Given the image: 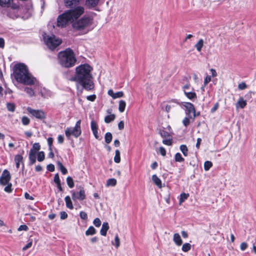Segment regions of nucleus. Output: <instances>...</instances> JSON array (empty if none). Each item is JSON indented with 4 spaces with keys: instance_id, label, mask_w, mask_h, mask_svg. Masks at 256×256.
<instances>
[{
    "instance_id": "nucleus-1",
    "label": "nucleus",
    "mask_w": 256,
    "mask_h": 256,
    "mask_svg": "<svg viewBox=\"0 0 256 256\" xmlns=\"http://www.w3.org/2000/svg\"><path fill=\"white\" fill-rule=\"evenodd\" d=\"M92 70V67L87 64H81L76 68V74L73 79L82 86V90L78 92V94L82 93L83 88L87 90L94 88V83L92 80V75L90 73Z\"/></svg>"
},
{
    "instance_id": "nucleus-2",
    "label": "nucleus",
    "mask_w": 256,
    "mask_h": 256,
    "mask_svg": "<svg viewBox=\"0 0 256 256\" xmlns=\"http://www.w3.org/2000/svg\"><path fill=\"white\" fill-rule=\"evenodd\" d=\"M84 12L83 6H78L74 8L66 10L62 14L59 15L57 18V26L64 28L74 22L82 15Z\"/></svg>"
},
{
    "instance_id": "nucleus-3",
    "label": "nucleus",
    "mask_w": 256,
    "mask_h": 256,
    "mask_svg": "<svg viewBox=\"0 0 256 256\" xmlns=\"http://www.w3.org/2000/svg\"><path fill=\"white\" fill-rule=\"evenodd\" d=\"M14 76L16 80L26 85H34L36 82V78L29 72L27 66L23 63H19L14 65Z\"/></svg>"
},
{
    "instance_id": "nucleus-4",
    "label": "nucleus",
    "mask_w": 256,
    "mask_h": 256,
    "mask_svg": "<svg viewBox=\"0 0 256 256\" xmlns=\"http://www.w3.org/2000/svg\"><path fill=\"white\" fill-rule=\"evenodd\" d=\"M32 8L31 4L26 7L20 6L16 4H10L2 10L4 14H6L8 18L15 19L18 17H28L32 14Z\"/></svg>"
},
{
    "instance_id": "nucleus-5",
    "label": "nucleus",
    "mask_w": 256,
    "mask_h": 256,
    "mask_svg": "<svg viewBox=\"0 0 256 256\" xmlns=\"http://www.w3.org/2000/svg\"><path fill=\"white\" fill-rule=\"evenodd\" d=\"M96 15L95 13L92 12L84 16L79 19L78 18L72 22V28L76 30L86 33L89 31V28L93 24L94 18Z\"/></svg>"
},
{
    "instance_id": "nucleus-6",
    "label": "nucleus",
    "mask_w": 256,
    "mask_h": 256,
    "mask_svg": "<svg viewBox=\"0 0 256 256\" xmlns=\"http://www.w3.org/2000/svg\"><path fill=\"white\" fill-rule=\"evenodd\" d=\"M58 60L62 66L66 68L74 66L76 60L73 51L70 48L60 52L58 55Z\"/></svg>"
},
{
    "instance_id": "nucleus-7",
    "label": "nucleus",
    "mask_w": 256,
    "mask_h": 256,
    "mask_svg": "<svg viewBox=\"0 0 256 256\" xmlns=\"http://www.w3.org/2000/svg\"><path fill=\"white\" fill-rule=\"evenodd\" d=\"M10 179L11 176L10 172L8 170H4L0 176V185L6 186L4 190L8 193H10L12 190V184L10 182Z\"/></svg>"
},
{
    "instance_id": "nucleus-8",
    "label": "nucleus",
    "mask_w": 256,
    "mask_h": 256,
    "mask_svg": "<svg viewBox=\"0 0 256 256\" xmlns=\"http://www.w3.org/2000/svg\"><path fill=\"white\" fill-rule=\"evenodd\" d=\"M42 36L46 44L50 50L54 49L62 43L61 40L56 38L54 34H44Z\"/></svg>"
},
{
    "instance_id": "nucleus-9",
    "label": "nucleus",
    "mask_w": 256,
    "mask_h": 256,
    "mask_svg": "<svg viewBox=\"0 0 256 256\" xmlns=\"http://www.w3.org/2000/svg\"><path fill=\"white\" fill-rule=\"evenodd\" d=\"M81 120H78L76 122L74 127H68L65 130V134L68 139L72 136L76 138H78L82 134L80 128Z\"/></svg>"
},
{
    "instance_id": "nucleus-10",
    "label": "nucleus",
    "mask_w": 256,
    "mask_h": 256,
    "mask_svg": "<svg viewBox=\"0 0 256 256\" xmlns=\"http://www.w3.org/2000/svg\"><path fill=\"white\" fill-rule=\"evenodd\" d=\"M185 108L186 114L190 118L193 120L196 116V111L194 104L188 102H182L180 104L178 103Z\"/></svg>"
},
{
    "instance_id": "nucleus-11",
    "label": "nucleus",
    "mask_w": 256,
    "mask_h": 256,
    "mask_svg": "<svg viewBox=\"0 0 256 256\" xmlns=\"http://www.w3.org/2000/svg\"><path fill=\"white\" fill-rule=\"evenodd\" d=\"M182 90L184 92V96L189 100H194L196 99V94L194 92V89L191 88L190 84L189 82L182 86Z\"/></svg>"
},
{
    "instance_id": "nucleus-12",
    "label": "nucleus",
    "mask_w": 256,
    "mask_h": 256,
    "mask_svg": "<svg viewBox=\"0 0 256 256\" xmlns=\"http://www.w3.org/2000/svg\"><path fill=\"white\" fill-rule=\"evenodd\" d=\"M72 194V198L74 201L76 202L77 200H83L86 198V196L85 194V190L84 188H80L78 192H76L74 190L70 191Z\"/></svg>"
},
{
    "instance_id": "nucleus-13",
    "label": "nucleus",
    "mask_w": 256,
    "mask_h": 256,
    "mask_svg": "<svg viewBox=\"0 0 256 256\" xmlns=\"http://www.w3.org/2000/svg\"><path fill=\"white\" fill-rule=\"evenodd\" d=\"M28 112L32 115V116L35 117L36 118L43 120L46 118V115L44 112L40 110H34L30 107L27 108Z\"/></svg>"
},
{
    "instance_id": "nucleus-14",
    "label": "nucleus",
    "mask_w": 256,
    "mask_h": 256,
    "mask_svg": "<svg viewBox=\"0 0 256 256\" xmlns=\"http://www.w3.org/2000/svg\"><path fill=\"white\" fill-rule=\"evenodd\" d=\"M90 127L92 133L96 139H98L99 136L98 132V124L96 122L92 120L90 122Z\"/></svg>"
},
{
    "instance_id": "nucleus-15",
    "label": "nucleus",
    "mask_w": 256,
    "mask_h": 256,
    "mask_svg": "<svg viewBox=\"0 0 256 256\" xmlns=\"http://www.w3.org/2000/svg\"><path fill=\"white\" fill-rule=\"evenodd\" d=\"M80 0H64V6L68 8H72L78 5Z\"/></svg>"
},
{
    "instance_id": "nucleus-16",
    "label": "nucleus",
    "mask_w": 256,
    "mask_h": 256,
    "mask_svg": "<svg viewBox=\"0 0 256 256\" xmlns=\"http://www.w3.org/2000/svg\"><path fill=\"white\" fill-rule=\"evenodd\" d=\"M40 94L42 97L46 98H50L52 96V92L45 88H43L40 89Z\"/></svg>"
},
{
    "instance_id": "nucleus-17",
    "label": "nucleus",
    "mask_w": 256,
    "mask_h": 256,
    "mask_svg": "<svg viewBox=\"0 0 256 256\" xmlns=\"http://www.w3.org/2000/svg\"><path fill=\"white\" fill-rule=\"evenodd\" d=\"M36 153L37 152H34L33 150H30L28 155L30 165H32L36 162Z\"/></svg>"
},
{
    "instance_id": "nucleus-18",
    "label": "nucleus",
    "mask_w": 256,
    "mask_h": 256,
    "mask_svg": "<svg viewBox=\"0 0 256 256\" xmlns=\"http://www.w3.org/2000/svg\"><path fill=\"white\" fill-rule=\"evenodd\" d=\"M246 101L244 100L242 97H240L236 104V107L237 109L238 108H244L246 106Z\"/></svg>"
},
{
    "instance_id": "nucleus-19",
    "label": "nucleus",
    "mask_w": 256,
    "mask_h": 256,
    "mask_svg": "<svg viewBox=\"0 0 256 256\" xmlns=\"http://www.w3.org/2000/svg\"><path fill=\"white\" fill-rule=\"evenodd\" d=\"M100 0H86L85 4L88 8H93L98 4Z\"/></svg>"
},
{
    "instance_id": "nucleus-20",
    "label": "nucleus",
    "mask_w": 256,
    "mask_h": 256,
    "mask_svg": "<svg viewBox=\"0 0 256 256\" xmlns=\"http://www.w3.org/2000/svg\"><path fill=\"white\" fill-rule=\"evenodd\" d=\"M23 157L20 154H16L14 156V162H16V168L18 169L20 168V164H23ZM24 167V164H22V168Z\"/></svg>"
},
{
    "instance_id": "nucleus-21",
    "label": "nucleus",
    "mask_w": 256,
    "mask_h": 256,
    "mask_svg": "<svg viewBox=\"0 0 256 256\" xmlns=\"http://www.w3.org/2000/svg\"><path fill=\"white\" fill-rule=\"evenodd\" d=\"M173 240L176 244L178 246H181L182 243L180 236L178 233H176L174 234Z\"/></svg>"
},
{
    "instance_id": "nucleus-22",
    "label": "nucleus",
    "mask_w": 256,
    "mask_h": 256,
    "mask_svg": "<svg viewBox=\"0 0 256 256\" xmlns=\"http://www.w3.org/2000/svg\"><path fill=\"white\" fill-rule=\"evenodd\" d=\"M109 226L108 223L106 222H104L102 224V226L100 230V234L103 236H106V232Z\"/></svg>"
},
{
    "instance_id": "nucleus-23",
    "label": "nucleus",
    "mask_w": 256,
    "mask_h": 256,
    "mask_svg": "<svg viewBox=\"0 0 256 256\" xmlns=\"http://www.w3.org/2000/svg\"><path fill=\"white\" fill-rule=\"evenodd\" d=\"M152 180L154 183L159 188H161L162 187V181L156 174H154L152 176Z\"/></svg>"
},
{
    "instance_id": "nucleus-24",
    "label": "nucleus",
    "mask_w": 256,
    "mask_h": 256,
    "mask_svg": "<svg viewBox=\"0 0 256 256\" xmlns=\"http://www.w3.org/2000/svg\"><path fill=\"white\" fill-rule=\"evenodd\" d=\"M159 134L160 135V136L164 138H167L171 137L172 136L170 133L166 131L165 128L160 129L159 130Z\"/></svg>"
},
{
    "instance_id": "nucleus-25",
    "label": "nucleus",
    "mask_w": 256,
    "mask_h": 256,
    "mask_svg": "<svg viewBox=\"0 0 256 256\" xmlns=\"http://www.w3.org/2000/svg\"><path fill=\"white\" fill-rule=\"evenodd\" d=\"M64 200L66 206L70 210L73 209L74 206L70 196H66L64 198Z\"/></svg>"
},
{
    "instance_id": "nucleus-26",
    "label": "nucleus",
    "mask_w": 256,
    "mask_h": 256,
    "mask_svg": "<svg viewBox=\"0 0 256 256\" xmlns=\"http://www.w3.org/2000/svg\"><path fill=\"white\" fill-rule=\"evenodd\" d=\"M96 230L95 228L92 226H90L88 228L86 231V235L88 236H91L94 235L96 234Z\"/></svg>"
},
{
    "instance_id": "nucleus-27",
    "label": "nucleus",
    "mask_w": 256,
    "mask_h": 256,
    "mask_svg": "<svg viewBox=\"0 0 256 256\" xmlns=\"http://www.w3.org/2000/svg\"><path fill=\"white\" fill-rule=\"evenodd\" d=\"M57 165L58 167L59 170L61 171L63 174H66L68 172L66 168L63 166L62 163L59 161L57 162Z\"/></svg>"
},
{
    "instance_id": "nucleus-28",
    "label": "nucleus",
    "mask_w": 256,
    "mask_h": 256,
    "mask_svg": "<svg viewBox=\"0 0 256 256\" xmlns=\"http://www.w3.org/2000/svg\"><path fill=\"white\" fill-rule=\"evenodd\" d=\"M126 106V103L124 100H120L118 104V110L120 112H122L124 111L125 108Z\"/></svg>"
},
{
    "instance_id": "nucleus-29",
    "label": "nucleus",
    "mask_w": 256,
    "mask_h": 256,
    "mask_svg": "<svg viewBox=\"0 0 256 256\" xmlns=\"http://www.w3.org/2000/svg\"><path fill=\"white\" fill-rule=\"evenodd\" d=\"M116 180L114 178L108 179L106 181V186H114L116 184Z\"/></svg>"
},
{
    "instance_id": "nucleus-30",
    "label": "nucleus",
    "mask_w": 256,
    "mask_h": 256,
    "mask_svg": "<svg viewBox=\"0 0 256 256\" xmlns=\"http://www.w3.org/2000/svg\"><path fill=\"white\" fill-rule=\"evenodd\" d=\"M204 46V40L202 39H200L198 42L195 44V47L198 52H200Z\"/></svg>"
},
{
    "instance_id": "nucleus-31",
    "label": "nucleus",
    "mask_w": 256,
    "mask_h": 256,
    "mask_svg": "<svg viewBox=\"0 0 256 256\" xmlns=\"http://www.w3.org/2000/svg\"><path fill=\"white\" fill-rule=\"evenodd\" d=\"M189 196L188 194L182 193L180 195V198L179 200L180 204H182L184 202Z\"/></svg>"
},
{
    "instance_id": "nucleus-32",
    "label": "nucleus",
    "mask_w": 256,
    "mask_h": 256,
    "mask_svg": "<svg viewBox=\"0 0 256 256\" xmlns=\"http://www.w3.org/2000/svg\"><path fill=\"white\" fill-rule=\"evenodd\" d=\"M112 136L110 132H108L105 134L104 140L106 144H110L112 142Z\"/></svg>"
},
{
    "instance_id": "nucleus-33",
    "label": "nucleus",
    "mask_w": 256,
    "mask_h": 256,
    "mask_svg": "<svg viewBox=\"0 0 256 256\" xmlns=\"http://www.w3.org/2000/svg\"><path fill=\"white\" fill-rule=\"evenodd\" d=\"M115 118V116L114 114L106 116L104 118V122L106 123H110L113 121Z\"/></svg>"
},
{
    "instance_id": "nucleus-34",
    "label": "nucleus",
    "mask_w": 256,
    "mask_h": 256,
    "mask_svg": "<svg viewBox=\"0 0 256 256\" xmlns=\"http://www.w3.org/2000/svg\"><path fill=\"white\" fill-rule=\"evenodd\" d=\"M114 161L116 163H119L120 161V152L118 150H116L115 152Z\"/></svg>"
},
{
    "instance_id": "nucleus-35",
    "label": "nucleus",
    "mask_w": 256,
    "mask_h": 256,
    "mask_svg": "<svg viewBox=\"0 0 256 256\" xmlns=\"http://www.w3.org/2000/svg\"><path fill=\"white\" fill-rule=\"evenodd\" d=\"M12 1L13 0H0V5L2 7H6L10 4Z\"/></svg>"
},
{
    "instance_id": "nucleus-36",
    "label": "nucleus",
    "mask_w": 256,
    "mask_h": 256,
    "mask_svg": "<svg viewBox=\"0 0 256 256\" xmlns=\"http://www.w3.org/2000/svg\"><path fill=\"white\" fill-rule=\"evenodd\" d=\"M24 91L26 92L30 96H34V92L32 88L28 87H25Z\"/></svg>"
},
{
    "instance_id": "nucleus-37",
    "label": "nucleus",
    "mask_w": 256,
    "mask_h": 256,
    "mask_svg": "<svg viewBox=\"0 0 256 256\" xmlns=\"http://www.w3.org/2000/svg\"><path fill=\"white\" fill-rule=\"evenodd\" d=\"M6 108L8 111L14 112L15 110L16 106L13 103L8 102L6 104Z\"/></svg>"
},
{
    "instance_id": "nucleus-38",
    "label": "nucleus",
    "mask_w": 256,
    "mask_h": 256,
    "mask_svg": "<svg viewBox=\"0 0 256 256\" xmlns=\"http://www.w3.org/2000/svg\"><path fill=\"white\" fill-rule=\"evenodd\" d=\"M191 244L189 243H185L182 246V250L184 252L189 251L191 248Z\"/></svg>"
},
{
    "instance_id": "nucleus-39",
    "label": "nucleus",
    "mask_w": 256,
    "mask_h": 256,
    "mask_svg": "<svg viewBox=\"0 0 256 256\" xmlns=\"http://www.w3.org/2000/svg\"><path fill=\"white\" fill-rule=\"evenodd\" d=\"M66 182L70 188H72L74 186V182L72 178L68 176L66 178Z\"/></svg>"
},
{
    "instance_id": "nucleus-40",
    "label": "nucleus",
    "mask_w": 256,
    "mask_h": 256,
    "mask_svg": "<svg viewBox=\"0 0 256 256\" xmlns=\"http://www.w3.org/2000/svg\"><path fill=\"white\" fill-rule=\"evenodd\" d=\"M175 160L177 162H182L184 159L182 157L181 154L179 152L176 153L174 156Z\"/></svg>"
},
{
    "instance_id": "nucleus-41",
    "label": "nucleus",
    "mask_w": 256,
    "mask_h": 256,
    "mask_svg": "<svg viewBox=\"0 0 256 256\" xmlns=\"http://www.w3.org/2000/svg\"><path fill=\"white\" fill-rule=\"evenodd\" d=\"M212 164L210 161H206L204 163V169L205 170H208L212 166Z\"/></svg>"
},
{
    "instance_id": "nucleus-42",
    "label": "nucleus",
    "mask_w": 256,
    "mask_h": 256,
    "mask_svg": "<svg viewBox=\"0 0 256 256\" xmlns=\"http://www.w3.org/2000/svg\"><path fill=\"white\" fill-rule=\"evenodd\" d=\"M180 150L184 156L188 155V148L186 145L182 144L180 146Z\"/></svg>"
},
{
    "instance_id": "nucleus-43",
    "label": "nucleus",
    "mask_w": 256,
    "mask_h": 256,
    "mask_svg": "<svg viewBox=\"0 0 256 256\" xmlns=\"http://www.w3.org/2000/svg\"><path fill=\"white\" fill-rule=\"evenodd\" d=\"M167 139H164L162 140V143L164 144L167 145V146H171L172 144V136L167 138Z\"/></svg>"
},
{
    "instance_id": "nucleus-44",
    "label": "nucleus",
    "mask_w": 256,
    "mask_h": 256,
    "mask_svg": "<svg viewBox=\"0 0 256 256\" xmlns=\"http://www.w3.org/2000/svg\"><path fill=\"white\" fill-rule=\"evenodd\" d=\"M45 158L44 152L42 151L38 152V162H42L44 160Z\"/></svg>"
},
{
    "instance_id": "nucleus-45",
    "label": "nucleus",
    "mask_w": 256,
    "mask_h": 256,
    "mask_svg": "<svg viewBox=\"0 0 256 256\" xmlns=\"http://www.w3.org/2000/svg\"><path fill=\"white\" fill-rule=\"evenodd\" d=\"M22 122L24 125L27 126L29 124L30 120L27 116H24L22 118Z\"/></svg>"
},
{
    "instance_id": "nucleus-46",
    "label": "nucleus",
    "mask_w": 256,
    "mask_h": 256,
    "mask_svg": "<svg viewBox=\"0 0 256 256\" xmlns=\"http://www.w3.org/2000/svg\"><path fill=\"white\" fill-rule=\"evenodd\" d=\"M40 148V146L39 143H34L32 145V148L30 149V150H33L34 152H37L38 150H39Z\"/></svg>"
},
{
    "instance_id": "nucleus-47",
    "label": "nucleus",
    "mask_w": 256,
    "mask_h": 256,
    "mask_svg": "<svg viewBox=\"0 0 256 256\" xmlns=\"http://www.w3.org/2000/svg\"><path fill=\"white\" fill-rule=\"evenodd\" d=\"M101 220L99 218H96L93 221V224L96 227H100L101 225Z\"/></svg>"
},
{
    "instance_id": "nucleus-48",
    "label": "nucleus",
    "mask_w": 256,
    "mask_h": 256,
    "mask_svg": "<svg viewBox=\"0 0 256 256\" xmlns=\"http://www.w3.org/2000/svg\"><path fill=\"white\" fill-rule=\"evenodd\" d=\"M114 246L116 248H118L120 245V240L118 234H116L114 238Z\"/></svg>"
},
{
    "instance_id": "nucleus-49",
    "label": "nucleus",
    "mask_w": 256,
    "mask_h": 256,
    "mask_svg": "<svg viewBox=\"0 0 256 256\" xmlns=\"http://www.w3.org/2000/svg\"><path fill=\"white\" fill-rule=\"evenodd\" d=\"M32 240H29L28 242V243L24 246L23 247L22 250H26L27 249L30 248L32 246Z\"/></svg>"
},
{
    "instance_id": "nucleus-50",
    "label": "nucleus",
    "mask_w": 256,
    "mask_h": 256,
    "mask_svg": "<svg viewBox=\"0 0 256 256\" xmlns=\"http://www.w3.org/2000/svg\"><path fill=\"white\" fill-rule=\"evenodd\" d=\"M80 216L82 220H86L88 219V215L86 213L83 211H81L80 212Z\"/></svg>"
},
{
    "instance_id": "nucleus-51",
    "label": "nucleus",
    "mask_w": 256,
    "mask_h": 256,
    "mask_svg": "<svg viewBox=\"0 0 256 256\" xmlns=\"http://www.w3.org/2000/svg\"><path fill=\"white\" fill-rule=\"evenodd\" d=\"M124 96V93L122 92H118L114 93V96H113L114 99H116L117 98H120Z\"/></svg>"
},
{
    "instance_id": "nucleus-52",
    "label": "nucleus",
    "mask_w": 256,
    "mask_h": 256,
    "mask_svg": "<svg viewBox=\"0 0 256 256\" xmlns=\"http://www.w3.org/2000/svg\"><path fill=\"white\" fill-rule=\"evenodd\" d=\"M190 118L187 116L184 118V119L182 120V124L185 126H187L188 125H189L190 123Z\"/></svg>"
},
{
    "instance_id": "nucleus-53",
    "label": "nucleus",
    "mask_w": 256,
    "mask_h": 256,
    "mask_svg": "<svg viewBox=\"0 0 256 256\" xmlns=\"http://www.w3.org/2000/svg\"><path fill=\"white\" fill-rule=\"evenodd\" d=\"M246 87H247V86H246V84L244 82H242L239 84L238 85V88L240 90H244V89L246 88Z\"/></svg>"
},
{
    "instance_id": "nucleus-54",
    "label": "nucleus",
    "mask_w": 256,
    "mask_h": 256,
    "mask_svg": "<svg viewBox=\"0 0 256 256\" xmlns=\"http://www.w3.org/2000/svg\"><path fill=\"white\" fill-rule=\"evenodd\" d=\"M46 168L48 170L52 172L54 170L55 168L53 164H49L46 166Z\"/></svg>"
},
{
    "instance_id": "nucleus-55",
    "label": "nucleus",
    "mask_w": 256,
    "mask_h": 256,
    "mask_svg": "<svg viewBox=\"0 0 256 256\" xmlns=\"http://www.w3.org/2000/svg\"><path fill=\"white\" fill-rule=\"evenodd\" d=\"M211 80H212L211 76H207L204 78V86H206V85H207L211 81Z\"/></svg>"
},
{
    "instance_id": "nucleus-56",
    "label": "nucleus",
    "mask_w": 256,
    "mask_h": 256,
    "mask_svg": "<svg viewBox=\"0 0 256 256\" xmlns=\"http://www.w3.org/2000/svg\"><path fill=\"white\" fill-rule=\"evenodd\" d=\"M28 227L27 226L25 225V224H24V225H20L18 230V231H22V230H25V231H26L28 230Z\"/></svg>"
},
{
    "instance_id": "nucleus-57",
    "label": "nucleus",
    "mask_w": 256,
    "mask_h": 256,
    "mask_svg": "<svg viewBox=\"0 0 256 256\" xmlns=\"http://www.w3.org/2000/svg\"><path fill=\"white\" fill-rule=\"evenodd\" d=\"M54 182L57 184L60 182V179L59 175L57 173L54 175Z\"/></svg>"
},
{
    "instance_id": "nucleus-58",
    "label": "nucleus",
    "mask_w": 256,
    "mask_h": 256,
    "mask_svg": "<svg viewBox=\"0 0 256 256\" xmlns=\"http://www.w3.org/2000/svg\"><path fill=\"white\" fill-rule=\"evenodd\" d=\"M60 216L62 220H65L68 218V214L65 212H60Z\"/></svg>"
},
{
    "instance_id": "nucleus-59",
    "label": "nucleus",
    "mask_w": 256,
    "mask_h": 256,
    "mask_svg": "<svg viewBox=\"0 0 256 256\" xmlns=\"http://www.w3.org/2000/svg\"><path fill=\"white\" fill-rule=\"evenodd\" d=\"M47 140L49 150H51L52 144L53 142V138H48Z\"/></svg>"
},
{
    "instance_id": "nucleus-60",
    "label": "nucleus",
    "mask_w": 256,
    "mask_h": 256,
    "mask_svg": "<svg viewBox=\"0 0 256 256\" xmlns=\"http://www.w3.org/2000/svg\"><path fill=\"white\" fill-rule=\"evenodd\" d=\"M96 98V96L95 94L90 95L86 97V99L88 100L94 102Z\"/></svg>"
},
{
    "instance_id": "nucleus-61",
    "label": "nucleus",
    "mask_w": 256,
    "mask_h": 256,
    "mask_svg": "<svg viewBox=\"0 0 256 256\" xmlns=\"http://www.w3.org/2000/svg\"><path fill=\"white\" fill-rule=\"evenodd\" d=\"M159 151H160V154L162 156H165L166 155V150L164 147L160 146L159 148Z\"/></svg>"
},
{
    "instance_id": "nucleus-62",
    "label": "nucleus",
    "mask_w": 256,
    "mask_h": 256,
    "mask_svg": "<svg viewBox=\"0 0 256 256\" xmlns=\"http://www.w3.org/2000/svg\"><path fill=\"white\" fill-rule=\"evenodd\" d=\"M218 106H219L218 103V102L214 104V106L213 108L210 110L211 112L214 113V112H215L218 110Z\"/></svg>"
},
{
    "instance_id": "nucleus-63",
    "label": "nucleus",
    "mask_w": 256,
    "mask_h": 256,
    "mask_svg": "<svg viewBox=\"0 0 256 256\" xmlns=\"http://www.w3.org/2000/svg\"><path fill=\"white\" fill-rule=\"evenodd\" d=\"M248 247V244L246 242H243L240 244V248L242 250H244Z\"/></svg>"
},
{
    "instance_id": "nucleus-64",
    "label": "nucleus",
    "mask_w": 256,
    "mask_h": 256,
    "mask_svg": "<svg viewBox=\"0 0 256 256\" xmlns=\"http://www.w3.org/2000/svg\"><path fill=\"white\" fill-rule=\"evenodd\" d=\"M124 122L123 121H120L118 124V128L120 130H123L124 128Z\"/></svg>"
}]
</instances>
